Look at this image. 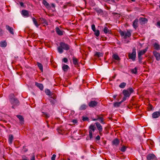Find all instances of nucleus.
I'll return each mask as SVG.
<instances>
[{"instance_id": "obj_1", "label": "nucleus", "mask_w": 160, "mask_h": 160, "mask_svg": "<svg viewBox=\"0 0 160 160\" xmlns=\"http://www.w3.org/2000/svg\"><path fill=\"white\" fill-rule=\"evenodd\" d=\"M60 46L58 48V51L60 53H62L63 52V50L68 51L69 50L71 47L63 42L60 43Z\"/></svg>"}, {"instance_id": "obj_2", "label": "nucleus", "mask_w": 160, "mask_h": 160, "mask_svg": "<svg viewBox=\"0 0 160 160\" xmlns=\"http://www.w3.org/2000/svg\"><path fill=\"white\" fill-rule=\"evenodd\" d=\"M9 99L10 103L14 106H18L19 104V100L15 98L13 94H11L9 96Z\"/></svg>"}, {"instance_id": "obj_3", "label": "nucleus", "mask_w": 160, "mask_h": 160, "mask_svg": "<svg viewBox=\"0 0 160 160\" xmlns=\"http://www.w3.org/2000/svg\"><path fill=\"white\" fill-rule=\"evenodd\" d=\"M128 57L129 59H131L132 61L135 60L136 57V48L134 47L132 48V52L131 53H129L128 54Z\"/></svg>"}, {"instance_id": "obj_4", "label": "nucleus", "mask_w": 160, "mask_h": 160, "mask_svg": "<svg viewBox=\"0 0 160 160\" xmlns=\"http://www.w3.org/2000/svg\"><path fill=\"white\" fill-rule=\"evenodd\" d=\"M134 92V90L132 88H129L127 90H124L122 91V93L124 96L126 97L129 98L131 94L133 93Z\"/></svg>"}, {"instance_id": "obj_5", "label": "nucleus", "mask_w": 160, "mask_h": 160, "mask_svg": "<svg viewBox=\"0 0 160 160\" xmlns=\"http://www.w3.org/2000/svg\"><path fill=\"white\" fill-rule=\"evenodd\" d=\"M89 136L90 138V139H91L92 138V132H93L96 129L95 125L93 124H91L89 126Z\"/></svg>"}, {"instance_id": "obj_6", "label": "nucleus", "mask_w": 160, "mask_h": 160, "mask_svg": "<svg viewBox=\"0 0 160 160\" xmlns=\"http://www.w3.org/2000/svg\"><path fill=\"white\" fill-rule=\"evenodd\" d=\"M119 32L121 36H124V38L130 37L131 35V32L129 30H127V32L120 31Z\"/></svg>"}, {"instance_id": "obj_7", "label": "nucleus", "mask_w": 160, "mask_h": 160, "mask_svg": "<svg viewBox=\"0 0 160 160\" xmlns=\"http://www.w3.org/2000/svg\"><path fill=\"white\" fill-rule=\"evenodd\" d=\"M98 102L95 101H91L88 103V106L90 108H94L97 106Z\"/></svg>"}, {"instance_id": "obj_8", "label": "nucleus", "mask_w": 160, "mask_h": 160, "mask_svg": "<svg viewBox=\"0 0 160 160\" xmlns=\"http://www.w3.org/2000/svg\"><path fill=\"white\" fill-rule=\"evenodd\" d=\"M147 158L148 160H156L157 158L153 154H149L147 156Z\"/></svg>"}, {"instance_id": "obj_9", "label": "nucleus", "mask_w": 160, "mask_h": 160, "mask_svg": "<svg viewBox=\"0 0 160 160\" xmlns=\"http://www.w3.org/2000/svg\"><path fill=\"white\" fill-rule=\"evenodd\" d=\"M95 124L100 133L101 134V132L102 131L103 128L102 126L98 122H96L95 123Z\"/></svg>"}, {"instance_id": "obj_10", "label": "nucleus", "mask_w": 160, "mask_h": 160, "mask_svg": "<svg viewBox=\"0 0 160 160\" xmlns=\"http://www.w3.org/2000/svg\"><path fill=\"white\" fill-rule=\"evenodd\" d=\"M152 116V117L154 118H158L160 116V109L158 111H157L153 113Z\"/></svg>"}, {"instance_id": "obj_11", "label": "nucleus", "mask_w": 160, "mask_h": 160, "mask_svg": "<svg viewBox=\"0 0 160 160\" xmlns=\"http://www.w3.org/2000/svg\"><path fill=\"white\" fill-rule=\"evenodd\" d=\"M153 54L157 60L159 61L160 60V53L157 52L156 51H154L153 52Z\"/></svg>"}, {"instance_id": "obj_12", "label": "nucleus", "mask_w": 160, "mask_h": 160, "mask_svg": "<svg viewBox=\"0 0 160 160\" xmlns=\"http://www.w3.org/2000/svg\"><path fill=\"white\" fill-rule=\"evenodd\" d=\"M6 29L8 30L10 33L12 35L14 34V32L12 28L9 26L8 25H6Z\"/></svg>"}, {"instance_id": "obj_13", "label": "nucleus", "mask_w": 160, "mask_h": 160, "mask_svg": "<svg viewBox=\"0 0 160 160\" xmlns=\"http://www.w3.org/2000/svg\"><path fill=\"white\" fill-rule=\"evenodd\" d=\"M21 14L23 16L26 17H28L29 16V11L26 10H23L22 11Z\"/></svg>"}, {"instance_id": "obj_14", "label": "nucleus", "mask_w": 160, "mask_h": 160, "mask_svg": "<svg viewBox=\"0 0 160 160\" xmlns=\"http://www.w3.org/2000/svg\"><path fill=\"white\" fill-rule=\"evenodd\" d=\"M120 141L119 140L116 138L114 139L112 142V145L115 146H117L119 143Z\"/></svg>"}, {"instance_id": "obj_15", "label": "nucleus", "mask_w": 160, "mask_h": 160, "mask_svg": "<svg viewBox=\"0 0 160 160\" xmlns=\"http://www.w3.org/2000/svg\"><path fill=\"white\" fill-rule=\"evenodd\" d=\"M148 49V48L147 47L145 49L140 51L138 53V55L141 56L142 55L145 54L147 52Z\"/></svg>"}, {"instance_id": "obj_16", "label": "nucleus", "mask_w": 160, "mask_h": 160, "mask_svg": "<svg viewBox=\"0 0 160 160\" xmlns=\"http://www.w3.org/2000/svg\"><path fill=\"white\" fill-rule=\"evenodd\" d=\"M95 10L98 14L102 15L104 13L103 10L99 8H96Z\"/></svg>"}, {"instance_id": "obj_17", "label": "nucleus", "mask_w": 160, "mask_h": 160, "mask_svg": "<svg viewBox=\"0 0 160 160\" xmlns=\"http://www.w3.org/2000/svg\"><path fill=\"white\" fill-rule=\"evenodd\" d=\"M56 31L57 33L59 35L61 36L63 35V32L58 27L56 28Z\"/></svg>"}, {"instance_id": "obj_18", "label": "nucleus", "mask_w": 160, "mask_h": 160, "mask_svg": "<svg viewBox=\"0 0 160 160\" xmlns=\"http://www.w3.org/2000/svg\"><path fill=\"white\" fill-rule=\"evenodd\" d=\"M35 85L38 88L41 90L42 91L43 89V86L42 84L35 82Z\"/></svg>"}, {"instance_id": "obj_19", "label": "nucleus", "mask_w": 160, "mask_h": 160, "mask_svg": "<svg viewBox=\"0 0 160 160\" xmlns=\"http://www.w3.org/2000/svg\"><path fill=\"white\" fill-rule=\"evenodd\" d=\"M88 107V105L85 104H82L79 108V110L80 111L85 110Z\"/></svg>"}, {"instance_id": "obj_20", "label": "nucleus", "mask_w": 160, "mask_h": 160, "mask_svg": "<svg viewBox=\"0 0 160 160\" xmlns=\"http://www.w3.org/2000/svg\"><path fill=\"white\" fill-rule=\"evenodd\" d=\"M39 21L43 24H44L46 25H48V22L44 18H39Z\"/></svg>"}, {"instance_id": "obj_21", "label": "nucleus", "mask_w": 160, "mask_h": 160, "mask_svg": "<svg viewBox=\"0 0 160 160\" xmlns=\"http://www.w3.org/2000/svg\"><path fill=\"white\" fill-rule=\"evenodd\" d=\"M138 20L137 19H136L133 22L132 24V26L135 29L137 28L138 27Z\"/></svg>"}, {"instance_id": "obj_22", "label": "nucleus", "mask_w": 160, "mask_h": 160, "mask_svg": "<svg viewBox=\"0 0 160 160\" xmlns=\"http://www.w3.org/2000/svg\"><path fill=\"white\" fill-rule=\"evenodd\" d=\"M72 62L75 66H77L78 65V60L74 57L72 58Z\"/></svg>"}, {"instance_id": "obj_23", "label": "nucleus", "mask_w": 160, "mask_h": 160, "mask_svg": "<svg viewBox=\"0 0 160 160\" xmlns=\"http://www.w3.org/2000/svg\"><path fill=\"white\" fill-rule=\"evenodd\" d=\"M103 31L104 32V33L106 34H109L111 33V30H109L107 27H104L103 30Z\"/></svg>"}, {"instance_id": "obj_24", "label": "nucleus", "mask_w": 160, "mask_h": 160, "mask_svg": "<svg viewBox=\"0 0 160 160\" xmlns=\"http://www.w3.org/2000/svg\"><path fill=\"white\" fill-rule=\"evenodd\" d=\"M49 100L51 102V104L52 105H54L56 102V101L55 100V98H54L52 97H51L49 99Z\"/></svg>"}, {"instance_id": "obj_25", "label": "nucleus", "mask_w": 160, "mask_h": 160, "mask_svg": "<svg viewBox=\"0 0 160 160\" xmlns=\"http://www.w3.org/2000/svg\"><path fill=\"white\" fill-rule=\"evenodd\" d=\"M7 45V42L6 41H2L0 42V46L1 47H5Z\"/></svg>"}, {"instance_id": "obj_26", "label": "nucleus", "mask_w": 160, "mask_h": 160, "mask_svg": "<svg viewBox=\"0 0 160 160\" xmlns=\"http://www.w3.org/2000/svg\"><path fill=\"white\" fill-rule=\"evenodd\" d=\"M94 56L95 57L99 58L103 56V53L101 52H95Z\"/></svg>"}, {"instance_id": "obj_27", "label": "nucleus", "mask_w": 160, "mask_h": 160, "mask_svg": "<svg viewBox=\"0 0 160 160\" xmlns=\"http://www.w3.org/2000/svg\"><path fill=\"white\" fill-rule=\"evenodd\" d=\"M13 136L12 134H10L9 136V139H8V142L9 144H12L13 140Z\"/></svg>"}, {"instance_id": "obj_28", "label": "nucleus", "mask_w": 160, "mask_h": 160, "mask_svg": "<svg viewBox=\"0 0 160 160\" xmlns=\"http://www.w3.org/2000/svg\"><path fill=\"white\" fill-rule=\"evenodd\" d=\"M153 47H154V49H156V50H158L160 49V46L158 44L155 43Z\"/></svg>"}, {"instance_id": "obj_29", "label": "nucleus", "mask_w": 160, "mask_h": 160, "mask_svg": "<svg viewBox=\"0 0 160 160\" xmlns=\"http://www.w3.org/2000/svg\"><path fill=\"white\" fill-rule=\"evenodd\" d=\"M42 3L46 8H50V7L49 4L45 0H43Z\"/></svg>"}, {"instance_id": "obj_30", "label": "nucleus", "mask_w": 160, "mask_h": 160, "mask_svg": "<svg viewBox=\"0 0 160 160\" xmlns=\"http://www.w3.org/2000/svg\"><path fill=\"white\" fill-rule=\"evenodd\" d=\"M69 68V66L66 64H64L62 67V70L64 72H66L67 71L68 69Z\"/></svg>"}, {"instance_id": "obj_31", "label": "nucleus", "mask_w": 160, "mask_h": 160, "mask_svg": "<svg viewBox=\"0 0 160 160\" xmlns=\"http://www.w3.org/2000/svg\"><path fill=\"white\" fill-rule=\"evenodd\" d=\"M32 19L34 24L38 28L39 26V25L38 24L36 19L34 18H32Z\"/></svg>"}, {"instance_id": "obj_32", "label": "nucleus", "mask_w": 160, "mask_h": 160, "mask_svg": "<svg viewBox=\"0 0 160 160\" xmlns=\"http://www.w3.org/2000/svg\"><path fill=\"white\" fill-rule=\"evenodd\" d=\"M122 102L121 101L120 102H116L113 103V106L115 107H118L120 106Z\"/></svg>"}, {"instance_id": "obj_33", "label": "nucleus", "mask_w": 160, "mask_h": 160, "mask_svg": "<svg viewBox=\"0 0 160 160\" xmlns=\"http://www.w3.org/2000/svg\"><path fill=\"white\" fill-rule=\"evenodd\" d=\"M126 85V83L124 82H122L119 85V87L121 88H124Z\"/></svg>"}, {"instance_id": "obj_34", "label": "nucleus", "mask_w": 160, "mask_h": 160, "mask_svg": "<svg viewBox=\"0 0 160 160\" xmlns=\"http://www.w3.org/2000/svg\"><path fill=\"white\" fill-rule=\"evenodd\" d=\"M37 65L38 67V68H39V69H40V70L42 72L43 71V66H42V64L39 62H37Z\"/></svg>"}, {"instance_id": "obj_35", "label": "nucleus", "mask_w": 160, "mask_h": 160, "mask_svg": "<svg viewBox=\"0 0 160 160\" xmlns=\"http://www.w3.org/2000/svg\"><path fill=\"white\" fill-rule=\"evenodd\" d=\"M17 117L18 118L19 120L22 123L24 122V118L22 116L20 115H17Z\"/></svg>"}, {"instance_id": "obj_36", "label": "nucleus", "mask_w": 160, "mask_h": 160, "mask_svg": "<svg viewBox=\"0 0 160 160\" xmlns=\"http://www.w3.org/2000/svg\"><path fill=\"white\" fill-rule=\"evenodd\" d=\"M131 72L135 74H136L137 73V68L136 67L135 68H134L131 70Z\"/></svg>"}, {"instance_id": "obj_37", "label": "nucleus", "mask_w": 160, "mask_h": 160, "mask_svg": "<svg viewBox=\"0 0 160 160\" xmlns=\"http://www.w3.org/2000/svg\"><path fill=\"white\" fill-rule=\"evenodd\" d=\"M112 57L114 59L117 60H119L120 58L118 56L117 54H114L113 55Z\"/></svg>"}, {"instance_id": "obj_38", "label": "nucleus", "mask_w": 160, "mask_h": 160, "mask_svg": "<svg viewBox=\"0 0 160 160\" xmlns=\"http://www.w3.org/2000/svg\"><path fill=\"white\" fill-rule=\"evenodd\" d=\"M94 34L97 37H98L100 35V32L98 30H96L95 32H94Z\"/></svg>"}, {"instance_id": "obj_39", "label": "nucleus", "mask_w": 160, "mask_h": 160, "mask_svg": "<svg viewBox=\"0 0 160 160\" xmlns=\"http://www.w3.org/2000/svg\"><path fill=\"white\" fill-rule=\"evenodd\" d=\"M42 113H43L42 115L44 117H45L46 118H48L49 117V115L47 112H42Z\"/></svg>"}, {"instance_id": "obj_40", "label": "nucleus", "mask_w": 160, "mask_h": 160, "mask_svg": "<svg viewBox=\"0 0 160 160\" xmlns=\"http://www.w3.org/2000/svg\"><path fill=\"white\" fill-rule=\"evenodd\" d=\"M68 6H71V3L70 2H68L65 3L63 6V8H66Z\"/></svg>"}, {"instance_id": "obj_41", "label": "nucleus", "mask_w": 160, "mask_h": 160, "mask_svg": "<svg viewBox=\"0 0 160 160\" xmlns=\"http://www.w3.org/2000/svg\"><path fill=\"white\" fill-rule=\"evenodd\" d=\"M127 148V147L126 146H123L121 149H120V150L122 152H124Z\"/></svg>"}, {"instance_id": "obj_42", "label": "nucleus", "mask_w": 160, "mask_h": 160, "mask_svg": "<svg viewBox=\"0 0 160 160\" xmlns=\"http://www.w3.org/2000/svg\"><path fill=\"white\" fill-rule=\"evenodd\" d=\"M45 92L46 94L48 95H50L51 94V92L48 89H46L45 90Z\"/></svg>"}, {"instance_id": "obj_43", "label": "nucleus", "mask_w": 160, "mask_h": 160, "mask_svg": "<svg viewBox=\"0 0 160 160\" xmlns=\"http://www.w3.org/2000/svg\"><path fill=\"white\" fill-rule=\"evenodd\" d=\"M139 20L141 21L142 22H147L148 21L147 19L144 18H140Z\"/></svg>"}, {"instance_id": "obj_44", "label": "nucleus", "mask_w": 160, "mask_h": 160, "mask_svg": "<svg viewBox=\"0 0 160 160\" xmlns=\"http://www.w3.org/2000/svg\"><path fill=\"white\" fill-rule=\"evenodd\" d=\"M138 58L139 60V62L140 63H142V57L141 56L138 55Z\"/></svg>"}, {"instance_id": "obj_45", "label": "nucleus", "mask_w": 160, "mask_h": 160, "mask_svg": "<svg viewBox=\"0 0 160 160\" xmlns=\"http://www.w3.org/2000/svg\"><path fill=\"white\" fill-rule=\"evenodd\" d=\"M100 117H99L98 115H97V116L96 118H92V120L93 121H97V120L99 121Z\"/></svg>"}, {"instance_id": "obj_46", "label": "nucleus", "mask_w": 160, "mask_h": 160, "mask_svg": "<svg viewBox=\"0 0 160 160\" xmlns=\"http://www.w3.org/2000/svg\"><path fill=\"white\" fill-rule=\"evenodd\" d=\"M57 130L59 133L62 134V130L61 128H58L57 129Z\"/></svg>"}, {"instance_id": "obj_47", "label": "nucleus", "mask_w": 160, "mask_h": 160, "mask_svg": "<svg viewBox=\"0 0 160 160\" xmlns=\"http://www.w3.org/2000/svg\"><path fill=\"white\" fill-rule=\"evenodd\" d=\"M99 121L102 124H104L105 123V122H103V118L102 117H100Z\"/></svg>"}, {"instance_id": "obj_48", "label": "nucleus", "mask_w": 160, "mask_h": 160, "mask_svg": "<svg viewBox=\"0 0 160 160\" xmlns=\"http://www.w3.org/2000/svg\"><path fill=\"white\" fill-rule=\"evenodd\" d=\"M82 120L83 121H88L89 118L87 117H82Z\"/></svg>"}, {"instance_id": "obj_49", "label": "nucleus", "mask_w": 160, "mask_h": 160, "mask_svg": "<svg viewBox=\"0 0 160 160\" xmlns=\"http://www.w3.org/2000/svg\"><path fill=\"white\" fill-rule=\"evenodd\" d=\"M92 29L93 32L96 31L95 26L94 24H93L92 25Z\"/></svg>"}, {"instance_id": "obj_50", "label": "nucleus", "mask_w": 160, "mask_h": 160, "mask_svg": "<svg viewBox=\"0 0 160 160\" xmlns=\"http://www.w3.org/2000/svg\"><path fill=\"white\" fill-rule=\"evenodd\" d=\"M22 160H29V159L27 157L23 156L22 157Z\"/></svg>"}, {"instance_id": "obj_51", "label": "nucleus", "mask_w": 160, "mask_h": 160, "mask_svg": "<svg viewBox=\"0 0 160 160\" xmlns=\"http://www.w3.org/2000/svg\"><path fill=\"white\" fill-rule=\"evenodd\" d=\"M56 157V155L55 154H53L51 158V160H55Z\"/></svg>"}, {"instance_id": "obj_52", "label": "nucleus", "mask_w": 160, "mask_h": 160, "mask_svg": "<svg viewBox=\"0 0 160 160\" xmlns=\"http://www.w3.org/2000/svg\"><path fill=\"white\" fill-rule=\"evenodd\" d=\"M127 98H128V97H126L125 96H124V97L122 98V100L121 101V102H122L125 100H126Z\"/></svg>"}, {"instance_id": "obj_53", "label": "nucleus", "mask_w": 160, "mask_h": 160, "mask_svg": "<svg viewBox=\"0 0 160 160\" xmlns=\"http://www.w3.org/2000/svg\"><path fill=\"white\" fill-rule=\"evenodd\" d=\"M100 139V137L99 135H98L95 138L96 140H99Z\"/></svg>"}, {"instance_id": "obj_54", "label": "nucleus", "mask_w": 160, "mask_h": 160, "mask_svg": "<svg viewBox=\"0 0 160 160\" xmlns=\"http://www.w3.org/2000/svg\"><path fill=\"white\" fill-rule=\"evenodd\" d=\"M63 61L65 63H67L68 61V60L66 58H64L63 59Z\"/></svg>"}, {"instance_id": "obj_55", "label": "nucleus", "mask_w": 160, "mask_h": 160, "mask_svg": "<svg viewBox=\"0 0 160 160\" xmlns=\"http://www.w3.org/2000/svg\"><path fill=\"white\" fill-rule=\"evenodd\" d=\"M157 26L160 28V21H158L157 23Z\"/></svg>"}, {"instance_id": "obj_56", "label": "nucleus", "mask_w": 160, "mask_h": 160, "mask_svg": "<svg viewBox=\"0 0 160 160\" xmlns=\"http://www.w3.org/2000/svg\"><path fill=\"white\" fill-rule=\"evenodd\" d=\"M3 31L2 29L1 28H0V36H2V33Z\"/></svg>"}, {"instance_id": "obj_57", "label": "nucleus", "mask_w": 160, "mask_h": 160, "mask_svg": "<svg viewBox=\"0 0 160 160\" xmlns=\"http://www.w3.org/2000/svg\"><path fill=\"white\" fill-rule=\"evenodd\" d=\"M72 122L74 123H77V120L76 119H74L72 121Z\"/></svg>"}, {"instance_id": "obj_58", "label": "nucleus", "mask_w": 160, "mask_h": 160, "mask_svg": "<svg viewBox=\"0 0 160 160\" xmlns=\"http://www.w3.org/2000/svg\"><path fill=\"white\" fill-rule=\"evenodd\" d=\"M35 160V156H32V157L31 158L30 160Z\"/></svg>"}, {"instance_id": "obj_59", "label": "nucleus", "mask_w": 160, "mask_h": 160, "mask_svg": "<svg viewBox=\"0 0 160 160\" xmlns=\"http://www.w3.org/2000/svg\"><path fill=\"white\" fill-rule=\"evenodd\" d=\"M20 4L21 6L22 7L24 6V4L22 2H20Z\"/></svg>"}, {"instance_id": "obj_60", "label": "nucleus", "mask_w": 160, "mask_h": 160, "mask_svg": "<svg viewBox=\"0 0 160 160\" xmlns=\"http://www.w3.org/2000/svg\"><path fill=\"white\" fill-rule=\"evenodd\" d=\"M51 6L52 7L54 8L55 7V4L53 3H52L51 4Z\"/></svg>"}, {"instance_id": "obj_61", "label": "nucleus", "mask_w": 160, "mask_h": 160, "mask_svg": "<svg viewBox=\"0 0 160 160\" xmlns=\"http://www.w3.org/2000/svg\"><path fill=\"white\" fill-rule=\"evenodd\" d=\"M116 97H117V95H114L113 96V98L114 99H115V98H116Z\"/></svg>"}, {"instance_id": "obj_62", "label": "nucleus", "mask_w": 160, "mask_h": 160, "mask_svg": "<svg viewBox=\"0 0 160 160\" xmlns=\"http://www.w3.org/2000/svg\"><path fill=\"white\" fill-rule=\"evenodd\" d=\"M24 151L25 152H26L28 151V149H25Z\"/></svg>"}, {"instance_id": "obj_63", "label": "nucleus", "mask_w": 160, "mask_h": 160, "mask_svg": "<svg viewBox=\"0 0 160 160\" xmlns=\"http://www.w3.org/2000/svg\"><path fill=\"white\" fill-rule=\"evenodd\" d=\"M14 106L13 105L12 106V108H14V106Z\"/></svg>"}, {"instance_id": "obj_64", "label": "nucleus", "mask_w": 160, "mask_h": 160, "mask_svg": "<svg viewBox=\"0 0 160 160\" xmlns=\"http://www.w3.org/2000/svg\"><path fill=\"white\" fill-rule=\"evenodd\" d=\"M47 126L48 128H49V127H50L49 125H48V124H47Z\"/></svg>"}]
</instances>
